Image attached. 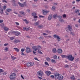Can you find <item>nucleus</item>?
<instances>
[{
	"instance_id": "f257e3e1",
	"label": "nucleus",
	"mask_w": 80,
	"mask_h": 80,
	"mask_svg": "<svg viewBox=\"0 0 80 80\" xmlns=\"http://www.w3.org/2000/svg\"><path fill=\"white\" fill-rule=\"evenodd\" d=\"M61 57L62 58H68V59L71 62H73L74 58V57H72V55L71 54H69L67 56L66 55H61Z\"/></svg>"
},
{
	"instance_id": "f03ea898",
	"label": "nucleus",
	"mask_w": 80,
	"mask_h": 80,
	"mask_svg": "<svg viewBox=\"0 0 80 80\" xmlns=\"http://www.w3.org/2000/svg\"><path fill=\"white\" fill-rule=\"evenodd\" d=\"M55 79L57 80H62L63 78V76L62 75H60L58 72L55 73L54 74Z\"/></svg>"
},
{
	"instance_id": "7ed1b4c3",
	"label": "nucleus",
	"mask_w": 80,
	"mask_h": 80,
	"mask_svg": "<svg viewBox=\"0 0 80 80\" xmlns=\"http://www.w3.org/2000/svg\"><path fill=\"white\" fill-rule=\"evenodd\" d=\"M16 77H17V75L14 72L11 73L9 76V78L11 80H15Z\"/></svg>"
},
{
	"instance_id": "20e7f679",
	"label": "nucleus",
	"mask_w": 80,
	"mask_h": 80,
	"mask_svg": "<svg viewBox=\"0 0 80 80\" xmlns=\"http://www.w3.org/2000/svg\"><path fill=\"white\" fill-rule=\"evenodd\" d=\"M18 4L21 7H24L27 6V3L26 2H24L23 4L21 3L20 2H18Z\"/></svg>"
},
{
	"instance_id": "39448f33",
	"label": "nucleus",
	"mask_w": 80,
	"mask_h": 80,
	"mask_svg": "<svg viewBox=\"0 0 80 80\" xmlns=\"http://www.w3.org/2000/svg\"><path fill=\"white\" fill-rule=\"evenodd\" d=\"M26 65L28 67H30L31 66H33V65H34V63L33 62H27Z\"/></svg>"
},
{
	"instance_id": "423d86ee",
	"label": "nucleus",
	"mask_w": 80,
	"mask_h": 80,
	"mask_svg": "<svg viewBox=\"0 0 80 80\" xmlns=\"http://www.w3.org/2000/svg\"><path fill=\"white\" fill-rule=\"evenodd\" d=\"M11 33H15L16 36H18L19 35H20V32L18 31H12L11 32Z\"/></svg>"
},
{
	"instance_id": "0eeeda50",
	"label": "nucleus",
	"mask_w": 80,
	"mask_h": 80,
	"mask_svg": "<svg viewBox=\"0 0 80 80\" xmlns=\"http://www.w3.org/2000/svg\"><path fill=\"white\" fill-rule=\"evenodd\" d=\"M53 37L55 38H57V40H58V42H60V38L59 37V36L58 35H56V34H54Z\"/></svg>"
},
{
	"instance_id": "6e6552de",
	"label": "nucleus",
	"mask_w": 80,
	"mask_h": 80,
	"mask_svg": "<svg viewBox=\"0 0 80 80\" xmlns=\"http://www.w3.org/2000/svg\"><path fill=\"white\" fill-rule=\"evenodd\" d=\"M43 72L40 70L37 72V74L38 75H39L40 77H42V75H43Z\"/></svg>"
},
{
	"instance_id": "1a4fd4ad",
	"label": "nucleus",
	"mask_w": 80,
	"mask_h": 80,
	"mask_svg": "<svg viewBox=\"0 0 80 80\" xmlns=\"http://www.w3.org/2000/svg\"><path fill=\"white\" fill-rule=\"evenodd\" d=\"M12 3V5L13 6H14V7H16L17 5V4L15 3H16V2L15 0H12L11 1Z\"/></svg>"
},
{
	"instance_id": "9d476101",
	"label": "nucleus",
	"mask_w": 80,
	"mask_h": 80,
	"mask_svg": "<svg viewBox=\"0 0 80 80\" xmlns=\"http://www.w3.org/2000/svg\"><path fill=\"white\" fill-rule=\"evenodd\" d=\"M27 53H30L32 52V50L28 47L26 48Z\"/></svg>"
},
{
	"instance_id": "9b49d317",
	"label": "nucleus",
	"mask_w": 80,
	"mask_h": 80,
	"mask_svg": "<svg viewBox=\"0 0 80 80\" xmlns=\"http://www.w3.org/2000/svg\"><path fill=\"white\" fill-rule=\"evenodd\" d=\"M57 52L58 53H60V54L62 53V52H63L62 50L60 49H58Z\"/></svg>"
},
{
	"instance_id": "f8f14e48",
	"label": "nucleus",
	"mask_w": 80,
	"mask_h": 80,
	"mask_svg": "<svg viewBox=\"0 0 80 80\" xmlns=\"http://www.w3.org/2000/svg\"><path fill=\"white\" fill-rule=\"evenodd\" d=\"M45 73L47 76H49L51 74V72H50V71H47L45 72Z\"/></svg>"
},
{
	"instance_id": "ddd939ff",
	"label": "nucleus",
	"mask_w": 80,
	"mask_h": 80,
	"mask_svg": "<svg viewBox=\"0 0 80 80\" xmlns=\"http://www.w3.org/2000/svg\"><path fill=\"white\" fill-rule=\"evenodd\" d=\"M68 28L69 31H70V32L72 31V26H70V25H69L68 26Z\"/></svg>"
},
{
	"instance_id": "4468645a",
	"label": "nucleus",
	"mask_w": 80,
	"mask_h": 80,
	"mask_svg": "<svg viewBox=\"0 0 80 80\" xmlns=\"http://www.w3.org/2000/svg\"><path fill=\"white\" fill-rule=\"evenodd\" d=\"M32 48L35 50V51H37V47L35 46H33L32 47Z\"/></svg>"
},
{
	"instance_id": "2eb2a0df",
	"label": "nucleus",
	"mask_w": 80,
	"mask_h": 80,
	"mask_svg": "<svg viewBox=\"0 0 80 80\" xmlns=\"http://www.w3.org/2000/svg\"><path fill=\"white\" fill-rule=\"evenodd\" d=\"M52 18V15H49L48 17V20H51V19Z\"/></svg>"
},
{
	"instance_id": "dca6fc26",
	"label": "nucleus",
	"mask_w": 80,
	"mask_h": 80,
	"mask_svg": "<svg viewBox=\"0 0 80 80\" xmlns=\"http://www.w3.org/2000/svg\"><path fill=\"white\" fill-rule=\"evenodd\" d=\"M52 52L54 53H55L57 52V51H56V48H54L52 49Z\"/></svg>"
},
{
	"instance_id": "f3484780",
	"label": "nucleus",
	"mask_w": 80,
	"mask_h": 80,
	"mask_svg": "<svg viewBox=\"0 0 80 80\" xmlns=\"http://www.w3.org/2000/svg\"><path fill=\"white\" fill-rule=\"evenodd\" d=\"M20 41L19 40H16L14 41V43H17L18 42H20Z\"/></svg>"
},
{
	"instance_id": "a211bd4d",
	"label": "nucleus",
	"mask_w": 80,
	"mask_h": 80,
	"mask_svg": "<svg viewBox=\"0 0 80 80\" xmlns=\"http://www.w3.org/2000/svg\"><path fill=\"white\" fill-rule=\"evenodd\" d=\"M32 16H33V17H34V16L37 15V13L35 12H32Z\"/></svg>"
},
{
	"instance_id": "6ab92c4d",
	"label": "nucleus",
	"mask_w": 80,
	"mask_h": 80,
	"mask_svg": "<svg viewBox=\"0 0 80 80\" xmlns=\"http://www.w3.org/2000/svg\"><path fill=\"white\" fill-rule=\"evenodd\" d=\"M12 11V9L10 8H8L6 10V12H10Z\"/></svg>"
},
{
	"instance_id": "aec40b11",
	"label": "nucleus",
	"mask_w": 80,
	"mask_h": 80,
	"mask_svg": "<svg viewBox=\"0 0 80 80\" xmlns=\"http://www.w3.org/2000/svg\"><path fill=\"white\" fill-rule=\"evenodd\" d=\"M71 78L72 80H75V76L74 75H72V77H71Z\"/></svg>"
},
{
	"instance_id": "412c9836",
	"label": "nucleus",
	"mask_w": 80,
	"mask_h": 80,
	"mask_svg": "<svg viewBox=\"0 0 80 80\" xmlns=\"http://www.w3.org/2000/svg\"><path fill=\"white\" fill-rule=\"evenodd\" d=\"M23 29L24 30H26L27 31H28V30H29V28H23Z\"/></svg>"
},
{
	"instance_id": "4be33fe9",
	"label": "nucleus",
	"mask_w": 80,
	"mask_h": 80,
	"mask_svg": "<svg viewBox=\"0 0 80 80\" xmlns=\"http://www.w3.org/2000/svg\"><path fill=\"white\" fill-rule=\"evenodd\" d=\"M57 16H58L57 14H54L53 15V17L54 18H56V17H57Z\"/></svg>"
},
{
	"instance_id": "5701e85b",
	"label": "nucleus",
	"mask_w": 80,
	"mask_h": 80,
	"mask_svg": "<svg viewBox=\"0 0 80 80\" xmlns=\"http://www.w3.org/2000/svg\"><path fill=\"white\" fill-rule=\"evenodd\" d=\"M51 62L52 63H56V61H55V60L53 59H52Z\"/></svg>"
},
{
	"instance_id": "b1692460",
	"label": "nucleus",
	"mask_w": 80,
	"mask_h": 80,
	"mask_svg": "<svg viewBox=\"0 0 80 80\" xmlns=\"http://www.w3.org/2000/svg\"><path fill=\"white\" fill-rule=\"evenodd\" d=\"M53 58L55 60L57 59V56L56 55H54L53 56Z\"/></svg>"
},
{
	"instance_id": "393cba45",
	"label": "nucleus",
	"mask_w": 80,
	"mask_h": 80,
	"mask_svg": "<svg viewBox=\"0 0 80 80\" xmlns=\"http://www.w3.org/2000/svg\"><path fill=\"white\" fill-rule=\"evenodd\" d=\"M19 13L21 14V15H25V14L24 13V12H20Z\"/></svg>"
},
{
	"instance_id": "a878e982",
	"label": "nucleus",
	"mask_w": 80,
	"mask_h": 80,
	"mask_svg": "<svg viewBox=\"0 0 80 80\" xmlns=\"http://www.w3.org/2000/svg\"><path fill=\"white\" fill-rule=\"evenodd\" d=\"M79 12H80V10L79 9H77V10L75 11V13H79Z\"/></svg>"
},
{
	"instance_id": "bb28decb",
	"label": "nucleus",
	"mask_w": 80,
	"mask_h": 80,
	"mask_svg": "<svg viewBox=\"0 0 80 80\" xmlns=\"http://www.w3.org/2000/svg\"><path fill=\"white\" fill-rule=\"evenodd\" d=\"M35 25H39V21H38L37 22H36L34 24Z\"/></svg>"
},
{
	"instance_id": "cd10ccee",
	"label": "nucleus",
	"mask_w": 80,
	"mask_h": 80,
	"mask_svg": "<svg viewBox=\"0 0 80 80\" xmlns=\"http://www.w3.org/2000/svg\"><path fill=\"white\" fill-rule=\"evenodd\" d=\"M4 29L5 31V32H7V31H8V28L6 27L4 28Z\"/></svg>"
},
{
	"instance_id": "c85d7f7f",
	"label": "nucleus",
	"mask_w": 80,
	"mask_h": 80,
	"mask_svg": "<svg viewBox=\"0 0 80 80\" xmlns=\"http://www.w3.org/2000/svg\"><path fill=\"white\" fill-rule=\"evenodd\" d=\"M14 50H15L16 51V52H19V50L17 48H14Z\"/></svg>"
},
{
	"instance_id": "c756f323",
	"label": "nucleus",
	"mask_w": 80,
	"mask_h": 80,
	"mask_svg": "<svg viewBox=\"0 0 80 80\" xmlns=\"http://www.w3.org/2000/svg\"><path fill=\"white\" fill-rule=\"evenodd\" d=\"M11 58H12V59H13V60H15V59L17 58L13 56H11Z\"/></svg>"
},
{
	"instance_id": "7c9ffc66",
	"label": "nucleus",
	"mask_w": 80,
	"mask_h": 80,
	"mask_svg": "<svg viewBox=\"0 0 80 80\" xmlns=\"http://www.w3.org/2000/svg\"><path fill=\"white\" fill-rule=\"evenodd\" d=\"M46 60H47V61H48V62H50V58H49V57H47L46 58Z\"/></svg>"
},
{
	"instance_id": "2f4dec72",
	"label": "nucleus",
	"mask_w": 80,
	"mask_h": 80,
	"mask_svg": "<svg viewBox=\"0 0 80 80\" xmlns=\"http://www.w3.org/2000/svg\"><path fill=\"white\" fill-rule=\"evenodd\" d=\"M52 10H55V7L54 6H52Z\"/></svg>"
},
{
	"instance_id": "473e14b6",
	"label": "nucleus",
	"mask_w": 80,
	"mask_h": 80,
	"mask_svg": "<svg viewBox=\"0 0 80 80\" xmlns=\"http://www.w3.org/2000/svg\"><path fill=\"white\" fill-rule=\"evenodd\" d=\"M43 14L44 15H46V14H47V13L46 12V11H45L44 10H43Z\"/></svg>"
},
{
	"instance_id": "72a5a7b5",
	"label": "nucleus",
	"mask_w": 80,
	"mask_h": 80,
	"mask_svg": "<svg viewBox=\"0 0 80 80\" xmlns=\"http://www.w3.org/2000/svg\"><path fill=\"white\" fill-rule=\"evenodd\" d=\"M5 50L6 52H8V48L7 47H6L4 49Z\"/></svg>"
},
{
	"instance_id": "f704fd0d",
	"label": "nucleus",
	"mask_w": 80,
	"mask_h": 80,
	"mask_svg": "<svg viewBox=\"0 0 80 80\" xmlns=\"http://www.w3.org/2000/svg\"><path fill=\"white\" fill-rule=\"evenodd\" d=\"M38 53H40V54H41L42 53V52L40 51L38 49Z\"/></svg>"
},
{
	"instance_id": "c9c22d12",
	"label": "nucleus",
	"mask_w": 80,
	"mask_h": 80,
	"mask_svg": "<svg viewBox=\"0 0 80 80\" xmlns=\"http://www.w3.org/2000/svg\"><path fill=\"white\" fill-rule=\"evenodd\" d=\"M39 39H40V40H42V39H43V37H40L39 38Z\"/></svg>"
},
{
	"instance_id": "e433bc0d",
	"label": "nucleus",
	"mask_w": 80,
	"mask_h": 80,
	"mask_svg": "<svg viewBox=\"0 0 80 80\" xmlns=\"http://www.w3.org/2000/svg\"><path fill=\"white\" fill-rule=\"evenodd\" d=\"M3 70L0 68V73L3 72Z\"/></svg>"
},
{
	"instance_id": "4c0bfd02",
	"label": "nucleus",
	"mask_w": 80,
	"mask_h": 80,
	"mask_svg": "<svg viewBox=\"0 0 80 80\" xmlns=\"http://www.w3.org/2000/svg\"><path fill=\"white\" fill-rule=\"evenodd\" d=\"M59 21H60L61 22H62V21H63V19L62 18H60L59 20Z\"/></svg>"
},
{
	"instance_id": "58836bf2",
	"label": "nucleus",
	"mask_w": 80,
	"mask_h": 80,
	"mask_svg": "<svg viewBox=\"0 0 80 80\" xmlns=\"http://www.w3.org/2000/svg\"><path fill=\"white\" fill-rule=\"evenodd\" d=\"M45 64L46 65H48V66H49V64H48V63L47 62H45Z\"/></svg>"
},
{
	"instance_id": "ea45409f",
	"label": "nucleus",
	"mask_w": 80,
	"mask_h": 80,
	"mask_svg": "<svg viewBox=\"0 0 80 80\" xmlns=\"http://www.w3.org/2000/svg\"><path fill=\"white\" fill-rule=\"evenodd\" d=\"M57 17L58 18H62V17L61 16H57Z\"/></svg>"
},
{
	"instance_id": "a19ab883",
	"label": "nucleus",
	"mask_w": 80,
	"mask_h": 80,
	"mask_svg": "<svg viewBox=\"0 0 80 80\" xmlns=\"http://www.w3.org/2000/svg\"><path fill=\"white\" fill-rule=\"evenodd\" d=\"M62 17H63V18H66V14H64L62 15Z\"/></svg>"
},
{
	"instance_id": "79ce46f5",
	"label": "nucleus",
	"mask_w": 80,
	"mask_h": 80,
	"mask_svg": "<svg viewBox=\"0 0 80 80\" xmlns=\"http://www.w3.org/2000/svg\"><path fill=\"white\" fill-rule=\"evenodd\" d=\"M70 34H71V35H72L74 36L75 35V34H74V33L71 32H70Z\"/></svg>"
},
{
	"instance_id": "37998d69",
	"label": "nucleus",
	"mask_w": 80,
	"mask_h": 80,
	"mask_svg": "<svg viewBox=\"0 0 80 80\" xmlns=\"http://www.w3.org/2000/svg\"><path fill=\"white\" fill-rule=\"evenodd\" d=\"M37 47L39 48V49H40V48H42L41 47H40V45H38Z\"/></svg>"
},
{
	"instance_id": "c03bdc74",
	"label": "nucleus",
	"mask_w": 80,
	"mask_h": 80,
	"mask_svg": "<svg viewBox=\"0 0 80 80\" xmlns=\"http://www.w3.org/2000/svg\"><path fill=\"white\" fill-rule=\"evenodd\" d=\"M79 58H78L77 59H76L75 60V62H78V61H79Z\"/></svg>"
},
{
	"instance_id": "a18cd8bd",
	"label": "nucleus",
	"mask_w": 80,
	"mask_h": 80,
	"mask_svg": "<svg viewBox=\"0 0 80 80\" xmlns=\"http://www.w3.org/2000/svg\"><path fill=\"white\" fill-rule=\"evenodd\" d=\"M21 52H24V51H25V49H21Z\"/></svg>"
},
{
	"instance_id": "49530a36",
	"label": "nucleus",
	"mask_w": 80,
	"mask_h": 80,
	"mask_svg": "<svg viewBox=\"0 0 80 80\" xmlns=\"http://www.w3.org/2000/svg\"><path fill=\"white\" fill-rule=\"evenodd\" d=\"M15 23H16V25H20L19 23L18 22H15Z\"/></svg>"
},
{
	"instance_id": "de8ad7c7",
	"label": "nucleus",
	"mask_w": 80,
	"mask_h": 80,
	"mask_svg": "<svg viewBox=\"0 0 80 80\" xmlns=\"http://www.w3.org/2000/svg\"><path fill=\"white\" fill-rule=\"evenodd\" d=\"M3 8L4 10H5L6 9V6H4L3 7Z\"/></svg>"
},
{
	"instance_id": "09e8293b",
	"label": "nucleus",
	"mask_w": 80,
	"mask_h": 80,
	"mask_svg": "<svg viewBox=\"0 0 80 80\" xmlns=\"http://www.w3.org/2000/svg\"><path fill=\"white\" fill-rule=\"evenodd\" d=\"M38 27L39 28H43V25L39 26Z\"/></svg>"
},
{
	"instance_id": "8fccbe9b",
	"label": "nucleus",
	"mask_w": 80,
	"mask_h": 80,
	"mask_svg": "<svg viewBox=\"0 0 80 80\" xmlns=\"http://www.w3.org/2000/svg\"><path fill=\"white\" fill-rule=\"evenodd\" d=\"M27 11L28 12V13H30V10L29 9H28L27 10Z\"/></svg>"
},
{
	"instance_id": "3c124183",
	"label": "nucleus",
	"mask_w": 80,
	"mask_h": 80,
	"mask_svg": "<svg viewBox=\"0 0 80 80\" xmlns=\"http://www.w3.org/2000/svg\"><path fill=\"white\" fill-rule=\"evenodd\" d=\"M10 40H13V39H14V38H13V37H11L10 38Z\"/></svg>"
},
{
	"instance_id": "603ef678",
	"label": "nucleus",
	"mask_w": 80,
	"mask_h": 80,
	"mask_svg": "<svg viewBox=\"0 0 80 80\" xmlns=\"http://www.w3.org/2000/svg\"><path fill=\"white\" fill-rule=\"evenodd\" d=\"M38 77L39 79H40V80H42V78H41L39 76H38Z\"/></svg>"
},
{
	"instance_id": "864d4df0",
	"label": "nucleus",
	"mask_w": 80,
	"mask_h": 80,
	"mask_svg": "<svg viewBox=\"0 0 80 80\" xmlns=\"http://www.w3.org/2000/svg\"><path fill=\"white\" fill-rule=\"evenodd\" d=\"M33 18H38V17L37 16H35Z\"/></svg>"
},
{
	"instance_id": "5fc2aeb1",
	"label": "nucleus",
	"mask_w": 80,
	"mask_h": 80,
	"mask_svg": "<svg viewBox=\"0 0 80 80\" xmlns=\"http://www.w3.org/2000/svg\"><path fill=\"white\" fill-rule=\"evenodd\" d=\"M65 68H68L69 67V66L68 65H67V64H66L65 65Z\"/></svg>"
},
{
	"instance_id": "6e6d98bb",
	"label": "nucleus",
	"mask_w": 80,
	"mask_h": 80,
	"mask_svg": "<svg viewBox=\"0 0 80 80\" xmlns=\"http://www.w3.org/2000/svg\"><path fill=\"white\" fill-rule=\"evenodd\" d=\"M35 60H38V61H39V60L37 58H34Z\"/></svg>"
},
{
	"instance_id": "4d7b16f0",
	"label": "nucleus",
	"mask_w": 80,
	"mask_h": 80,
	"mask_svg": "<svg viewBox=\"0 0 80 80\" xmlns=\"http://www.w3.org/2000/svg\"><path fill=\"white\" fill-rule=\"evenodd\" d=\"M50 77L52 78H54V76H53V75H51L50 76Z\"/></svg>"
},
{
	"instance_id": "13d9d810",
	"label": "nucleus",
	"mask_w": 80,
	"mask_h": 80,
	"mask_svg": "<svg viewBox=\"0 0 80 80\" xmlns=\"http://www.w3.org/2000/svg\"><path fill=\"white\" fill-rule=\"evenodd\" d=\"M39 17H40V18H44V16H43L40 15L39 16Z\"/></svg>"
},
{
	"instance_id": "bf43d9fd",
	"label": "nucleus",
	"mask_w": 80,
	"mask_h": 80,
	"mask_svg": "<svg viewBox=\"0 0 80 80\" xmlns=\"http://www.w3.org/2000/svg\"><path fill=\"white\" fill-rule=\"evenodd\" d=\"M21 55H25V54H24L23 52H21Z\"/></svg>"
},
{
	"instance_id": "052dcab7",
	"label": "nucleus",
	"mask_w": 80,
	"mask_h": 80,
	"mask_svg": "<svg viewBox=\"0 0 80 80\" xmlns=\"http://www.w3.org/2000/svg\"><path fill=\"white\" fill-rule=\"evenodd\" d=\"M8 45V43L4 44V46H7V45Z\"/></svg>"
},
{
	"instance_id": "680f3d73",
	"label": "nucleus",
	"mask_w": 80,
	"mask_h": 80,
	"mask_svg": "<svg viewBox=\"0 0 80 80\" xmlns=\"http://www.w3.org/2000/svg\"><path fill=\"white\" fill-rule=\"evenodd\" d=\"M3 22V20H0V23H2Z\"/></svg>"
},
{
	"instance_id": "e2e57ef3",
	"label": "nucleus",
	"mask_w": 80,
	"mask_h": 80,
	"mask_svg": "<svg viewBox=\"0 0 80 80\" xmlns=\"http://www.w3.org/2000/svg\"><path fill=\"white\" fill-rule=\"evenodd\" d=\"M21 77L22 78V79H24V78H23V76H22V75H21Z\"/></svg>"
},
{
	"instance_id": "0e129e2a",
	"label": "nucleus",
	"mask_w": 80,
	"mask_h": 80,
	"mask_svg": "<svg viewBox=\"0 0 80 80\" xmlns=\"http://www.w3.org/2000/svg\"><path fill=\"white\" fill-rule=\"evenodd\" d=\"M42 34H43V35H47V34L45 33H43Z\"/></svg>"
},
{
	"instance_id": "69168bd1",
	"label": "nucleus",
	"mask_w": 80,
	"mask_h": 80,
	"mask_svg": "<svg viewBox=\"0 0 80 80\" xmlns=\"http://www.w3.org/2000/svg\"><path fill=\"white\" fill-rule=\"evenodd\" d=\"M46 32H47V33H50V31H47Z\"/></svg>"
},
{
	"instance_id": "338daca9",
	"label": "nucleus",
	"mask_w": 80,
	"mask_h": 80,
	"mask_svg": "<svg viewBox=\"0 0 80 80\" xmlns=\"http://www.w3.org/2000/svg\"><path fill=\"white\" fill-rule=\"evenodd\" d=\"M75 26L76 27H78V24H75Z\"/></svg>"
},
{
	"instance_id": "774afa93",
	"label": "nucleus",
	"mask_w": 80,
	"mask_h": 80,
	"mask_svg": "<svg viewBox=\"0 0 80 80\" xmlns=\"http://www.w3.org/2000/svg\"><path fill=\"white\" fill-rule=\"evenodd\" d=\"M78 42L79 44V45H80V39H79V41H78Z\"/></svg>"
}]
</instances>
